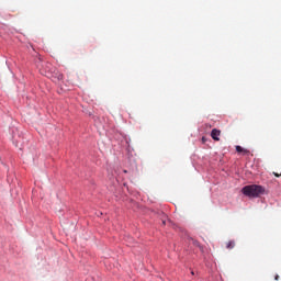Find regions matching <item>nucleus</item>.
Segmentation results:
<instances>
[{
	"label": "nucleus",
	"instance_id": "nucleus-1",
	"mask_svg": "<svg viewBox=\"0 0 281 281\" xmlns=\"http://www.w3.org/2000/svg\"><path fill=\"white\" fill-rule=\"evenodd\" d=\"M243 194L245 196H249L250 199H258L261 194H265V187L258 184L246 186L241 189Z\"/></svg>",
	"mask_w": 281,
	"mask_h": 281
},
{
	"label": "nucleus",
	"instance_id": "nucleus-2",
	"mask_svg": "<svg viewBox=\"0 0 281 281\" xmlns=\"http://www.w3.org/2000/svg\"><path fill=\"white\" fill-rule=\"evenodd\" d=\"M211 137L214 139V142H221V131L217 128H213L211 132Z\"/></svg>",
	"mask_w": 281,
	"mask_h": 281
},
{
	"label": "nucleus",
	"instance_id": "nucleus-3",
	"mask_svg": "<svg viewBox=\"0 0 281 281\" xmlns=\"http://www.w3.org/2000/svg\"><path fill=\"white\" fill-rule=\"evenodd\" d=\"M235 148L237 153H243V155H249V150L240 147V145H237Z\"/></svg>",
	"mask_w": 281,
	"mask_h": 281
},
{
	"label": "nucleus",
	"instance_id": "nucleus-4",
	"mask_svg": "<svg viewBox=\"0 0 281 281\" xmlns=\"http://www.w3.org/2000/svg\"><path fill=\"white\" fill-rule=\"evenodd\" d=\"M236 247V241L229 240L226 243V249H234Z\"/></svg>",
	"mask_w": 281,
	"mask_h": 281
},
{
	"label": "nucleus",
	"instance_id": "nucleus-5",
	"mask_svg": "<svg viewBox=\"0 0 281 281\" xmlns=\"http://www.w3.org/2000/svg\"><path fill=\"white\" fill-rule=\"evenodd\" d=\"M205 142H207V138L202 137V143L205 144Z\"/></svg>",
	"mask_w": 281,
	"mask_h": 281
},
{
	"label": "nucleus",
	"instance_id": "nucleus-6",
	"mask_svg": "<svg viewBox=\"0 0 281 281\" xmlns=\"http://www.w3.org/2000/svg\"><path fill=\"white\" fill-rule=\"evenodd\" d=\"M58 78H59V80H63V75H59V77H58Z\"/></svg>",
	"mask_w": 281,
	"mask_h": 281
},
{
	"label": "nucleus",
	"instance_id": "nucleus-7",
	"mask_svg": "<svg viewBox=\"0 0 281 281\" xmlns=\"http://www.w3.org/2000/svg\"><path fill=\"white\" fill-rule=\"evenodd\" d=\"M279 278H280V277H279V276H277V277L274 278V280H279Z\"/></svg>",
	"mask_w": 281,
	"mask_h": 281
},
{
	"label": "nucleus",
	"instance_id": "nucleus-8",
	"mask_svg": "<svg viewBox=\"0 0 281 281\" xmlns=\"http://www.w3.org/2000/svg\"><path fill=\"white\" fill-rule=\"evenodd\" d=\"M191 274L194 276V271H192Z\"/></svg>",
	"mask_w": 281,
	"mask_h": 281
},
{
	"label": "nucleus",
	"instance_id": "nucleus-9",
	"mask_svg": "<svg viewBox=\"0 0 281 281\" xmlns=\"http://www.w3.org/2000/svg\"><path fill=\"white\" fill-rule=\"evenodd\" d=\"M124 172L126 173V172H128V171L124 170Z\"/></svg>",
	"mask_w": 281,
	"mask_h": 281
}]
</instances>
